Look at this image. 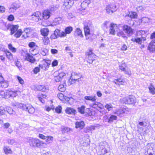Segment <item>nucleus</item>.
<instances>
[{
	"label": "nucleus",
	"mask_w": 155,
	"mask_h": 155,
	"mask_svg": "<svg viewBox=\"0 0 155 155\" xmlns=\"http://www.w3.org/2000/svg\"><path fill=\"white\" fill-rule=\"evenodd\" d=\"M12 106L28 111L30 114H33L35 111V108L33 106L28 104H24L18 102H15L12 104Z\"/></svg>",
	"instance_id": "f257e3e1"
},
{
	"label": "nucleus",
	"mask_w": 155,
	"mask_h": 155,
	"mask_svg": "<svg viewBox=\"0 0 155 155\" xmlns=\"http://www.w3.org/2000/svg\"><path fill=\"white\" fill-rule=\"evenodd\" d=\"M3 25L5 26V28H4L3 30L4 31H7L10 29L11 31V35L14 34L18 30L19 27L18 25H13L11 24H6V23H3Z\"/></svg>",
	"instance_id": "f03ea898"
},
{
	"label": "nucleus",
	"mask_w": 155,
	"mask_h": 155,
	"mask_svg": "<svg viewBox=\"0 0 155 155\" xmlns=\"http://www.w3.org/2000/svg\"><path fill=\"white\" fill-rule=\"evenodd\" d=\"M86 59L87 63L89 64H92L93 61L95 60L96 55L93 52V50L90 49L88 52L86 53Z\"/></svg>",
	"instance_id": "7ed1b4c3"
},
{
	"label": "nucleus",
	"mask_w": 155,
	"mask_h": 155,
	"mask_svg": "<svg viewBox=\"0 0 155 155\" xmlns=\"http://www.w3.org/2000/svg\"><path fill=\"white\" fill-rule=\"evenodd\" d=\"M117 9V6L114 4L107 5L106 7V12L109 14H111L114 12H115Z\"/></svg>",
	"instance_id": "20e7f679"
},
{
	"label": "nucleus",
	"mask_w": 155,
	"mask_h": 155,
	"mask_svg": "<svg viewBox=\"0 0 155 155\" xmlns=\"http://www.w3.org/2000/svg\"><path fill=\"white\" fill-rule=\"evenodd\" d=\"M42 64H39L38 66L41 68L44 71L48 70L49 65L51 64V61L49 60L43 59L42 61Z\"/></svg>",
	"instance_id": "39448f33"
},
{
	"label": "nucleus",
	"mask_w": 155,
	"mask_h": 155,
	"mask_svg": "<svg viewBox=\"0 0 155 155\" xmlns=\"http://www.w3.org/2000/svg\"><path fill=\"white\" fill-rule=\"evenodd\" d=\"M123 101L125 104H133L136 102V99L133 96L130 95L124 98L123 99Z\"/></svg>",
	"instance_id": "423d86ee"
},
{
	"label": "nucleus",
	"mask_w": 155,
	"mask_h": 155,
	"mask_svg": "<svg viewBox=\"0 0 155 155\" xmlns=\"http://www.w3.org/2000/svg\"><path fill=\"white\" fill-rule=\"evenodd\" d=\"M126 64L124 62L122 61L121 64L119 65V68L122 71H124L125 74L130 75L131 74L130 70L128 68H126Z\"/></svg>",
	"instance_id": "0eeeda50"
},
{
	"label": "nucleus",
	"mask_w": 155,
	"mask_h": 155,
	"mask_svg": "<svg viewBox=\"0 0 155 155\" xmlns=\"http://www.w3.org/2000/svg\"><path fill=\"white\" fill-rule=\"evenodd\" d=\"M29 143L30 146L34 147H40L41 144L39 140L38 139H30Z\"/></svg>",
	"instance_id": "6e6552de"
},
{
	"label": "nucleus",
	"mask_w": 155,
	"mask_h": 155,
	"mask_svg": "<svg viewBox=\"0 0 155 155\" xmlns=\"http://www.w3.org/2000/svg\"><path fill=\"white\" fill-rule=\"evenodd\" d=\"M91 3L90 0H84L81 4V8L79 9L80 11L85 10Z\"/></svg>",
	"instance_id": "1a4fd4ad"
},
{
	"label": "nucleus",
	"mask_w": 155,
	"mask_h": 155,
	"mask_svg": "<svg viewBox=\"0 0 155 155\" xmlns=\"http://www.w3.org/2000/svg\"><path fill=\"white\" fill-rule=\"evenodd\" d=\"M20 7L19 3L18 2H16L12 3L11 7L9 8V12H14L15 11L19 8Z\"/></svg>",
	"instance_id": "9d476101"
},
{
	"label": "nucleus",
	"mask_w": 155,
	"mask_h": 155,
	"mask_svg": "<svg viewBox=\"0 0 155 155\" xmlns=\"http://www.w3.org/2000/svg\"><path fill=\"white\" fill-rule=\"evenodd\" d=\"M28 46L29 47L31 48V49L29 50V51L31 52L32 55H35L36 54H33L32 53L38 47L36 45V44L34 42H29L28 44Z\"/></svg>",
	"instance_id": "9b49d317"
},
{
	"label": "nucleus",
	"mask_w": 155,
	"mask_h": 155,
	"mask_svg": "<svg viewBox=\"0 0 155 155\" xmlns=\"http://www.w3.org/2000/svg\"><path fill=\"white\" fill-rule=\"evenodd\" d=\"M118 28L116 24H114V23H111L110 24V34L114 35L115 34V31H117Z\"/></svg>",
	"instance_id": "f8f14e48"
},
{
	"label": "nucleus",
	"mask_w": 155,
	"mask_h": 155,
	"mask_svg": "<svg viewBox=\"0 0 155 155\" xmlns=\"http://www.w3.org/2000/svg\"><path fill=\"white\" fill-rule=\"evenodd\" d=\"M123 29L126 33L130 36L132 35L133 32V30L130 27L127 25H124L123 27Z\"/></svg>",
	"instance_id": "ddd939ff"
},
{
	"label": "nucleus",
	"mask_w": 155,
	"mask_h": 155,
	"mask_svg": "<svg viewBox=\"0 0 155 155\" xmlns=\"http://www.w3.org/2000/svg\"><path fill=\"white\" fill-rule=\"evenodd\" d=\"M25 60L31 63H34L36 61L35 58L32 55L28 53L26 54Z\"/></svg>",
	"instance_id": "4468645a"
},
{
	"label": "nucleus",
	"mask_w": 155,
	"mask_h": 155,
	"mask_svg": "<svg viewBox=\"0 0 155 155\" xmlns=\"http://www.w3.org/2000/svg\"><path fill=\"white\" fill-rule=\"evenodd\" d=\"M148 50L150 52H153L155 51V39L152 40L150 43L148 47Z\"/></svg>",
	"instance_id": "2eb2a0df"
},
{
	"label": "nucleus",
	"mask_w": 155,
	"mask_h": 155,
	"mask_svg": "<svg viewBox=\"0 0 155 155\" xmlns=\"http://www.w3.org/2000/svg\"><path fill=\"white\" fill-rule=\"evenodd\" d=\"M84 30L86 39L88 40L89 39V36L90 35V31L88 26L85 25L84 27Z\"/></svg>",
	"instance_id": "dca6fc26"
},
{
	"label": "nucleus",
	"mask_w": 155,
	"mask_h": 155,
	"mask_svg": "<svg viewBox=\"0 0 155 155\" xmlns=\"http://www.w3.org/2000/svg\"><path fill=\"white\" fill-rule=\"evenodd\" d=\"M84 99L87 100L94 102L96 101L97 97L95 95H91V96H84Z\"/></svg>",
	"instance_id": "f3484780"
},
{
	"label": "nucleus",
	"mask_w": 155,
	"mask_h": 155,
	"mask_svg": "<svg viewBox=\"0 0 155 155\" xmlns=\"http://www.w3.org/2000/svg\"><path fill=\"white\" fill-rule=\"evenodd\" d=\"M65 112L67 114H70L75 115L77 113L76 111L71 107H67L65 110Z\"/></svg>",
	"instance_id": "a211bd4d"
},
{
	"label": "nucleus",
	"mask_w": 155,
	"mask_h": 155,
	"mask_svg": "<svg viewBox=\"0 0 155 155\" xmlns=\"http://www.w3.org/2000/svg\"><path fill=\"white\" fill-rule=\"evenodd\" d=\"M85 126L84 123L83 121H77L75 123V127L79 128L80 129H83Z\"/></svg>",
	"instance_id": "6ab92c4d"
},
{
	"label": "nucleus",
	"mask_w": 155,
	"mask_h": 155,
	"mask_svg": "<svg viewBox=\"0 0 155 155\" xmlns=\"http://www.w3.org/2000/svg\"><path fill=\"white\" fill-rule=\"evenodd\" d=\"M74 76H73L72 75V81L74 83L75 81H79V79L81 78V75L80 74H78L76 73H74Z\"/></svg>",
	"instance_id": "aec40b11"
},
{
	"label": "nucleus",
	"mask_w": 155,
	"mask_h": 155,
	"mask_svg": "<svg viewBox=\"0 0 155 155\" xmlns=\"http://www.w3.org/2000/svg\"><path fill=\"white\" fill-rule=\"evenodd\" d=\"M62 19L61 17L55 18L54 20V22L51 24L52 26L60 24L62 22Z\"/></svg>",
	"instance_id": "412c9836"
},
{
	"label": "nucleus",
	"mask_w": 155,
	"mask_h": 155,
	"mask_svg": "<svg viewBox=\"0 0 155 155\" xmlns=\"http://www.w3.org/2000/svg\"><path fill=\"white\" fill-rule=\"evenodd\" d=\"M37 89L38 90L41 91L46 92L48 90V88L47 86H46L44 85H39L37 86Z\"/></svg>",
	"instance_id": "4be33fe9"
},
{
	"label": "nucleus",
	"mask_w": 155,
	"mask_h": 155,
	"mask_svg": "<svg viewBox=\"0 0 155 155\" xmlns=\"http://www.w3.org/2000/svg\"><path fill=\"white\" fill-rule=\"evenodd\" d=\"M51 13L48 10H45L43 13V17L45 19H48L51 16Z\"/></svg>",
	"instance_id": "5701e85b"
},
{
	"label": "nucleus",
	"mask_w": 155,
	"mask_h": 155,
	"mask_svg": "<svg viewBox=\"0 0 155 155\" xmlns=\"http://www.w3.org/2000/svg\"><path fill=\"white\" fill-rule=\"evenodd\" d=\"M74 35L76 36L81 38H83L84 37L82 31L78 28H77L75 29Z\"/></svg>",
	"instance_id": "b1692460"
},
{
	"label": "nucleus",
	"mask_w": 155,
	"mask_h": 155,
	"mask_svg": "<svg viewBox=\"0 0 155 155\" xmlns=\"http://www.w3.org/2000/svg\"><path fill=\"white\" fill-rule=\"evenodd\" d=\"M145 150H146L145 153V155H154V151L153 150V147H151L150 148H147Z\"/></svg>",
	"instance_id": "393cba45"
},
{
	"label": "nucleus",
	"mask_w": 155,
	"mask_h": 155,
	"mask_svg": "<svg viewBox=\"0 0 155 155\" xmlns=\"http://www.w3.org/2000/svg\"><path fill=\"white\" fill-rule=\"evenodd\" d=\"M38 13V12L37 13H35L31 15V19L33 21H38L39 16Z\"/></svg>",
	"instance_id": "a878e982"
},
{
	"label": "nucleus",
	"mask_w": 155,
	"mask_h": 155,
	"mask_svg": "<svg viewBox=\"0 0 155 155\" xmlns=\"http://www.w3.org/2000/svg\"><path fill=\"white\" fill-rule=\"evenodd\" d=\"M3 149L5 154H11L12 153V151L8 146H4Z\"/></svg>",
	"instance_id": "bb28decb"
},
{
	"label": "nucleus",
	"mask_w": 155,
	"mask_h": 155,
	"mask_svg": "<svg viewBox=\"0 0 155 155\" xmlns=\"http://www.w3.org/2000/svg\"><path fill=\"white\" fill-rule=\"evenodd\" d=\"M41 34L43 36H47L48 34L49 30L47 28H44L41 30Z\"/></svg>",
	"instance_id": "cd10ccee"
},
{
	"label": "nucleus",
	"mask_w": 155,
	"mask_h": 155,
	"mask_svg": "<svg viewBox=\"0 0 155 155\" xmlns=\"http://www.w3.org/2000/svg\"><path fill=\"white\" fill-rule=\"evenodd\" d=\"M17 91L15 90L14 92H12V93L6 92V94L8 95V97H15L17 95Z\"/></svg>",
	"instance_id": "c85d7f7f"
},
{
	"label": "nucleus",
	"mask_w": 155,
	"mask_h": 155,
	"mask_svg": "<svg viewBox=\"0 0 155 155\" xmlns=\"http://www.w3.org/2000/svg\"><path fill=\"white\" fill-rule=\"evenodd\" d=\"M61 130L63 134L68 133L71 130V129L69 127L62 126L61 127Z\"/></svg>",
	"instance_id": "c756f323"
},
{
	"label": "nucleus",
	"mask_w": 155,
	"mask_h": 155,
	"mask_svg": "<svg viewBox=\"0 0 155 155\" xmlns=\"http://www.w3.org/2000/svg\"><path fill=\"white\" fill-rule=\"evenodd\" d=\"M150 92L153 95L155 94V88L152 84H150V86L148 87Z\"/></svg>",
	"instance_id": "7c9ffc66"
},
{
	"label": "nucleus",
	"mask_w": 155,
	"mask_h": 155,
	"mask_svg": "<svg viewBox=\"0 0 155 155\" xmlns=\"http://www.w3.org/2000/svg\"><path fill=\"white\" fill-rule=\"evenodd\" d=\"M131 41H132L136 42L139 44L141 45L142 39L140 38H132L131 39Z\"/></svg>",
	"instance_id": "2f4dec72"
},
{
	"label": "nucleus",
	"mask_w": 155,
	"mask_h": 155,
	"mask_svg": "<svg viewBox=\"0 0 155 155\" xmlns=\"http://www.w3.org/2000/svg\"><path fill=\"white\" fill-rule=\"evenodd\" d=\"M85 106L84 105H82L80 107H78V112L81 114H84L85 113Z\"/></svg>",
	"instance_id": "473e14b6"
},
{
	"label": "nucleus",
	"mask_w": 155,
	"mask_h": 155,
	"mask_svg": "<svg viewBox=\"0 0 155 155\" xmlns=\"http://www.w3.org/2000/svg\"><path fill=\"white\" fill-rule=\"evenodd\" d=\"M114 82L116 84L120 85L123 84L124 83V81L122 79L120 78L115 80Z\"/></svg>",
	"instance_id": "72a5a7b5"
},
{
	"label": "nucleus",
	"mask_w": 155,
	"mask_h": 155,
	"mask_svg": "<svg viewBox=\"0 0 155 155\" xmlns=\"http://www.w3.org/2000/svg\"><path fill=\"white\" fill-rule=\"evenodd\" d=\"M1 86L3 88L7 87L8 86V81H6L4 80L3 81L0 83Z\"/></svg>",
	"instance_id": "f704fd0d"
},
{
	"label": "nucleus",
	"mask_w": 155,
	"mask_h": 155,
	"mask_svg": "<svg viewBox=\"0 0 155 155\" xmlns=\"http://www.w3.org/2000/svg\"><path fill=\"white\" fill-rule=\"evenodd\" d=\"M46 97L47 95L45 94H41V95L38 96V98L39 101L41 103H44L45 102V101L43 99V98H46Z\"/></svg>",
	"instance_id": "c9c22d12"
},
{
	"label": "nucleus",
	"mask_w": 155,
	"mask_h": 155,
	"mask_svg": "<svg viewBox=\"0 0 155 155\" xmlns=\"http://www.w3.org/2000/svg\"><path fill=\"white\" fill-rule=\"evenodd\" d=\"M131 18H137V13L135 12H129V14L128 15Z\"/></svg>",
	"instance_id": "e433bc0d"
},
{
	"label": "nucleus",
	"mask_w": 155,
	"mask_h": 155,
	"mask_svg": "<svg viewBox=\"0 0 155 155\" xmlns=\"http://www.w3.org/2000/svg\"><path fill=\"white\" fill-rule=\"evenodd\" d=\"M73 31V28L71 26H68L66 27L64 29V31L66 34H70Z\"/></svg>",
	"instance_id": "4c0bfd02"
},
{
	"label": "nucleus",
	"mask_w": 155,
	"mask_h": 155,
	"mask_svg": "<svg viewBox=\"0 0 155 155\" xmlns=\"http://www.w3.org/2000/svg\"><path fill=\"white\" fill-rule=\"evenodd\" d=\"M14 34V36L16 38H18L20 37L21 35L22 34V32L21 29L18 30Z\"/></svg>",
	"instance_id": "58836bf2"
},
{
	"label": "nucleus",
	"mask_w": 155,
	"mask_h": 155,
	"mask_svg": "<svg viewBox=\"0 0 155 155\" xmlns=\"http://www.w3.org/2000/svg\"><path fill=\"white\" fill-rule=\"evenodd\" d=\"M6 54V57L9 60L11 61L13 59V55L10 52L7 51Z\"/></svg>",
	"instance_id": "ea45409f"
},
{
	"label": "nucleus",
	"mask_w": 155,
	"mask_h": 155,
	"mask_svg": "<svg viewBox=\"0 0 155 155\" xmlns=\"http://www.w3.org/2000/svg\"><path fill=\"white\" fill-rule=\"evenodd\" d=\"M117 119V117L116 116L114 115H111L108 119V122L110 123L112 122L114 120H116Z\"/></svg>",
	"instance_id": "a19ab883"
},
{
	"label": "nucleus",
	"mask_w": 155,
	"mask_h": 155,
	"mask_svg": "<svg viewBox=\"0 0 155 155\" xmlns=\"http://www.w3.org/2000/svg\"><path fill=\"white\" fill-rule=\"evenodd\" d=\"M30 29L28 28H26L25 29L24 31V33L25 32V33H26V35L23 34V36L25 38L26 37H29V34H30Z\"/></svg>",
	"instance_id": "79ce46f5"
},
{
	"label": "nucleus",
	"mask_w": 155,
	"mask_h": 155,
	"mask_svg": "<svg viewBox=\"0 0 155 155\" xmlns=\"http://www.w3.org/2000/svg\"><path fill=\"white\" fill-rule=\"evenodd\" d=\"M104 107L109 111L112 110L113 107V105L111 104H107Z\"/></svg>",
	"instance_id": "37998d69"
},
{
	"label": "nucleus",
	"mask_w": 155,
	"mask_h": 155,
	"mask_svg": "<svg viewBox=\"0 0 155 155\" xmlns=\"http://www.w3.org/2000/svg\"><path fill=\"white\" fill-rule=\"evenodd\" d=\"M109 23V21H106L102 24V28L104 30H106V29H107L108 27V25Z\"/></svg>",
	"instance_id": "c03bdc74"
},
{
	"label": "nucleus",
	"mask_w": 155,
	"mask_h": 155,
	"mask_svg": "<svg viewBox=\"0 0 155 155\" xmlns=\"http://www.w3.org/2000/svg\"><path fill=\"white\" fill-rule=\"evenodd\" d=\"M8 48L12 52H15L16 51V49L13 47L11 44L8 45Z\"/></svg>",
	"instance_id": "a18cd8bd"
},
{
	"label": "nucleus",
	"mask_w": 155,
	"mask_h": 155,
	"mask_svg": "<svg viewBox=\"0 0 155 155\" xmlns=\"http://www.w3.org/2000/svg\"><path fill=\"white\" fill-rule=\"evenodd\" d=\"M48 51V50L47 49H46L44 48H42L41 49V53L43 56L46 55V53Z\"/></svg>",
	"instance_id": "49530a36"
},
{
	"label": "nucleus",
	"mask_w": 155,
	"mask_h": 155,
	"mask_svg": "<svg viewBox=\"0 0 155 155\" xmlns=\"http://www.w3.org/2000/svg\"><path fill=\"white\" fill-rule=\"evenodd\" d=\"M7 143L10 145H12L15 142V140L14 139H8L7 140Z\"/></svg>",
	"instance_id": "de8ad7c7"
},
{
	"label": "nucleus",
	"mask_w": 155,
	"mask_h": 155,
	"mask_svg": "<svg viewBox=\"0 0 155 155\" xmlns=\"http://www.w3.org/2000/svg\"><path fill=\"white\" fill-rule=\"evenodd\" d=\"M6 92L5 93L3 91H0V96H1V97L5 98H7L8 97V95L6 94Z\"/></svg>",
	"instance_id": "09e8293b"
},
{
	"label": "nucleus",
	"mask_w": 155,
	"mask_h": 155,
	"mask_svg": "<svg viewBox=\"0 0 155 155\" xmlns=\"http://www.w3.org/2000/svg\"><path fill=\"white\" fill-rule=\"evenodd\" d=\"M6 112H7L10 114H13V112L15 111L13 110L10 107H8L5 109Z\"/></svg>",
	"instance_id": "8fccbe9b"
},
{
	"label": "nucleus",
	"mask_w": 155,
	"mask_h": 155,
	"mask_svg": "<svg viewBox=\"0 0 155 155\" xmlns=\"http://www.w3.org/2000/svg\"><path fill=\"white\" fill-rule=\"evenodd\" d=\"M6 112V110L4 107L1 106L0 107V116L3 115Z\"/></svg>",
	"instance_id": "3c124183"
},
{
	"label": "nucleus",
	"mask_w": 155,
	"mask_h": 155,
	"mask_svg": "<svg viewBox=\"0 0 155 155\" xmlns=\"http://www.w3.org/2000/svg\"><path fill=\"white\" fill-rule=\"evenodd\" d=\"M62 107L60 106H58L55 109V111L58 113L59 114L61 112Z\"/></svg>",
	"instance_id": "603ef678"
},
{
	"label": "nucleus",
	"mask_w": 155,
	"mask_h": 155,
	"mask_svg": "<svg viewBox=\"0 0 155 155\" xmlns=\"http://www.w3.org/2000/svg\"><path fill=\"white\" fill-rule=\"evenodd\" d=\"M40 67H36L34 68L33 70V71L34 74H37L40 71Z\"/></svg>",
	"instance_id": "864d4df0"
},
{
	"label": "nucleus",
	"mask_w": 155,
	"mask_h": 155,
	"mask_svg": "<svg viewBox=\"0 0 155 155\" xmlns=\"http://www.w3.org/2000/svg\"><path fill=\"white\" fill-rule=\"evenodd\" d=\"M15 65L17 66L19 69L21 68V65L20 62L17 60L15 62Z\"/></svg>",
	"instance_id": "5fc2aeb1"
},
{
	"label": "nucleus",
	"mask_w": 155,
	"mask_h": 155,
	"mask_svg": "<svg viewBox=\"0 0 155 155\" xmlns=\"http://www.w3.org/2000/svg\"><path fill=\"white\" fill-rule=\"evenodd\" d=\"M58 89L61 92H63L65 90V88L63 85H59L58 87Z\"/></svg>",
	"instance_id": "6e6d98bb"
},
{
	"label": "nucleus",
	"mask_w": 155,
	"mask_h": 155,
	"mask_svg": "<svg viewBox=\"0 0 155 155\" xmlns=\"http://www.w3.org/2000/svg\"><path fill=\"white\" fill-rule=\"evenodd\" d=\"M18 81L21 84H24V81L20 77L18 76L17 77Z\"/></svg>",
	"instance_id": "4d7b16f0"
},
{
	"label": "nucleus",
	"mask_w": 155,
	"mask_h": 155,
	"mask_svg": "<svg viewBox=\"0 0 155 155\" xmlns=\"http://www.w3.org/2000/svg\"><path fill=\"white\" fill-rule=\"evenodd\" d=\"M90 106L91 107L97 109V102H95L93 104H91L90 105Z\"/></svg>",
	"instance_id": "13d9d810"
},
{
	"label": "nucleus",
	"mask_w": 155,
	"mask_h": 155,
	"mask_svg": "<svg viewBox=\"0 0 155 155\" xmlns=\"http://www.w3.org/2000/svg\"><path fill=\"white\" fill-rule=\"evenodd\" d=\"M7 19L9 21H13L14 20V17L13 15H10L8 16Z\"/></svg>",
	"instance_id": "bf43d9fd"
},
{
	"label": "nucleus",
	"mask_w": 155,
	"mask_h": 155,
	"mask_svg": "<svg viewBox=\"0 0 155 155\" xmlns=\"http://www.w3.org/2000/svg\"><path fill=\"white\" fill-rule=\"evenodd\" d=\"M95 126L93 125H91L90 126L87 127V129L89 131L93 130H95Z\"/></svg>",
	"instance_id": "052dcab7"
},
{
	"label": "nucleus",
	"mask_w": 155,
	"mask_h": 155,
	"mask_svg": "<svg viewBox=\"0 0 155 155\" xmlns=\"http://www.w3.org/2000/svg\"><path fill=\"white\" fill-rule=\"evenodd\" d=\"M60 33V30L58 29H57L54 31V33L55 35H56V36H57V37H58V36L59 37Z\"/></svg>",
	"instance_id": "680f3d73"
},
{
	"label": "nucleus",
	"mask_w": 155,
	"mask_h": 155,
	"mask_svg": "<svg viewBox=\"0 0 155 155\" xmlns=\"http://www.w3.org/2000/svg\"><path fill=\"white\" fill-rule=\"evenodd\" d=\"M10 124L8 123H6L4 124L3 127L4 129H7L10 127Z\"/></svg>",
	"instance_id": "e2e57ef3"
},
{
	"label": "nucleus",
	"mask_w": 155,
	"mask_h": 155,
	"mask_svg": "<svg viewBox=\"0 0 155 155\" xmlns=\"http://www.w3.org/2000/svg\"><path fill=\"white\" fill-rule=\"evenodd\" d=\"M5 11V8L4 6H0V13H3Z\"/></svg>",
	"instance_id": "0e129e2a"
},
{
	"label": "nucleus",
	"mask_w": 155,
	"mask_h": 155,
	"mask_svg": "<svg viewBox=\"0 0 155 155\" xmlns=\"http://www.w3.org/2000/svg\"><path fill=\"white\" fill-rule=\"evenodd\" d=\"M52 67L57 66L58 64V61L57 60H54L52 63Z\"/></svg>",
	"instance_id": "69168bd1"
},
{
	"label": "nucleus",
	"mask_w": 155,
	"mask_h": 155,
	"mask_svg": "<svg viewBox=\"0 0 155 155\" xmlns=\"http://www.w3.org/2000/svg\"><path fill=\"white\" fill-rule=\"evenodd\" d=\"M100 112L103 114H104L107 113V110L103 107L100 109Z\"/></svg>",
	"instance_id": "338daca9"
},
{
	"label": "nucleus",
	"mask_w": 155,
	"mask_h": 155,
	"mask_svg": "<svg viewBox=\"0 0 155 155\" xmlns=\"http://www.w3.org/2000/svg\"><path fill=\"white\" fill-rule=\"evenodd\" d=\"M62 80L61 78L59 77L58 76L55 77V80L56 82H59Z\"/></svg>",
	"instance_id": "774afa93"
}]
</instances>
